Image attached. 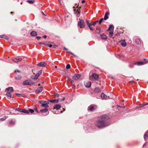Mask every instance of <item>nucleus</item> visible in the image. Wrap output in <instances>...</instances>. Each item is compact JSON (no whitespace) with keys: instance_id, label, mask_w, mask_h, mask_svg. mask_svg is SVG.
Returning <instances> with one entry per match:
<instances>
[{"instance_id":"obj_44","label":"nucleus","mask_w":148,"mask_h":148,"mask_svg":"<svg viewBox=\"0 0 148 148\" xmlns=\"http://www.w3.org/2000/svg\"><path fill=\"white\" fill-rule=\"evenodd\" d=\"M16 95H17V96H18V97H20V96H21V97H23L22 95V94H16Z\"/></svg>"},{"instance_id":"obj_55","label":"nucleus","mask_w":148,"mask_h":148,"mask_svg":"<svg viewBox=\"0 0 148 148\" xmlns=\"http://www.w3.org/2000/svg\"><path fill=\"white\" fill-rule=\"evenodd\" d=\"M31 84H24V85L28 84V85H31Z\"/></svg>"},{"instance_id":"obj_23","label":"nucleus","mask_w":148,"mask_h":148,"mask_svg":"<svg viewBox=\"0 0 148 148\" xmlns=\"http://www.w3.org/2000/svg\"><path fill=\"white\" fill-rule=\"evenodd\" d=\"M135 42L137 44H141V40L140 39H136Z\"/></svg>"},{"instance_id":"obj_21","label":"nucleus","mask_w":148,"mask_h":148,"mask_svg":"<svg viewBox=\"0 0 148 148\" xmlns=\"http://www.w3.org/2000/svg\"><path fill=\"white\" fill-rule=\"evenodd\" d=\"M47 46H49L50 47H53V48H55L58 46L56 45H53L51 44H47Z\"/></svg>"},{"instance_id":"obj_36","label":"nucleus","mask_w":148,"mask_h":148,"mask_svg":"<svg viewBox=\"0 0 148 148\" xmlns=\"http://www.w3.org/2000/svg\"><path fill=\"white\" fill-rule=\"evenodd\" d=\"M81 8V7H79L78 8V9H77L76 11V13H77V15H79V10H80V9Z\"/></svg>"},{"instance_id":"obj_51","label":"nucleus","mask_w":148,"mask_h":148,"mask_svg":"<svg viewBox=\"0 0 148 148\" xmlns=\"http://www.w3.org/2000/svg\"><path fill=\"white\" fill-rule=\"evenodd\" d=\"M134 82V81H132L131 82H130V83H133Z\"/></svg>"},{"instance_id":"obj_19","label":"nucleus","mask_w":148,"mask_h":148,"mask_svg":"<svg viewBox=\"0 0 148 148\" xmlns=\"http://www.w3.org/2000/svg\"><path fill=\"white\" fill-rule=\"evenodd\" d=\"M122 46L123 47H125L126 46V43L125 40H122L120 41Z\"/></svg>"},{"instance_id":"obj_64","label":"nucleus","mask_w":148,"mask_h":148,"mask_svg":"<svg viewBox=\"0 0 148 148\" xmlns=\"http://www.w3.org/2000/svg\"><path fill=\"white\" fill-rule=\"evenodd\" d=\"M40 85V84H39L38 86H39Z\"/></svg>"},{"instance_id":"obj_53","label":"nucleus","mask_w":148,"mask_h":148,"mask_svg":"<svg viewBox=\"0 0 148 148\" xmlns=\"http://www.w3.org/2000/svg\"><path fill=\"white\" fill-rule=\"evenodd\" d=\"M34 110L36 111H38L37 109V108H35V109H34Z\"/></svg>"},{"instance_id":"obj_43","label":"nucleus","mask_w":148,"mask_h":148,"mask_svg":"<svg viewBox=\"0 0 148 148\" xmlns=\"http://www.w3.org/2000/svg\"><path fill=\"white\" fill-rule=\"evenodd\" d=\"M44 101H42V100H40V101H38V102L39 103L42 104V103H44Z\"/></svg>"},{"instance_id":"obj_58","label":"nucleus","mask_w":148,"mask_h":148,"mask_svg":"<svg viewBox=\"0 0 148 148\" xmlns=\"http://www.w3.org/2000/svg\"><path fill=\"white\" fill-rule=\"evenodd\" d=\"M88 83H90V84H91V82H89Z\"/></svg>"},{"instance_id":"obj_16","label":"nucleus","mask_w":148,"mask_h":148,"mask_svg":"<svg viewBox=\"0 0 148 148\" xmlns=\"http://www.w3.org/2000/svg\"><path fill=\"white\" fill-rule=\"evenodd\" d=\"M86 22L87 24V25L89 27L90 29L91 30H93L94 29L93 27H92L91 26H90V23H89V21H88L87 19H86Z\"/></svg>"},{"instance_id":"obj_47","label":"nucleus","mask_w":148,"mask_h":148,"mask_svg":"<svg viewBox=\"0 0 148 148\" xmlns=\"http://www.w3.org/2000/svg\"><path fill=\"white\" fill-rule=\"evenodd\" d=\"M36 38L38 39H39L41 38V37L40 36H37Z\"/></svg>"},{"instance_id":"obj_42","label":"nucleus","mask_w":148,"mask_h":148,"mask_svg":"<svg viewBox=\"0 0 148 148\" xmlns=\"http://www.w3.org/2000/svg\"><path fill=\"white\" fill-rule=\"evenodd\" d=\"M103 18H101L100 19V20L99 21V24H101V23L103 21Z\"/></svg>"},{"instance_id":"obj_10","label":"nucleus","mask_w":148,"mask_h":148,"mask_svg":"<svg viewBox=\"0 0 148 148\" xmlns=\"http://www.w3.org/2000/svg\"><path fill=\"white\" fill-rule=\"evenodd\" d=\"M81 76L80 74H75L72 76V78L74 80H77Z\"/></svg>"},{"instance_id":"obj_40","label":"nucleus","mask_w":148,"mask_h":148,"mask_svg":"<svg viewBox=\"0 0 148 148\" xmlns=\"http://www.w3.org/2000/svg\"><path fill=\"white\" fill-rule=\"evenodd\" d=\"M9 123L11 124L14 125V122L12 121H11L9 122Z\"/></svg>"},{"instance_id":"obj_60","label":"nucleus","mask_w":148,"mask_h":148,"mask_svg":"<svg viewBox=\"0 0 148 148\" xmlns=\"http://www.w3.org/2000/svg\"><path fill=\"white\" fill-rule=\"evenodd\" d=\"M55 68H57V66H55Z\"/></svg>"},{"instance_id":"obj_1","label":"nucleus","mask_w":148,"mask_h":148,"mask_svg":"<svg viewBox=\"0 0 148 148\" xmlns=\"http://www.w3.org/2000/svg\"><path fill=\"white\" fill-rule=\"evenodd\" d=\"M109 117L105 115H103L97 119L95 122V126L99 128H101L108 125V120Z\"/></svg>"},{"instance_id":"obj_62","label":"nucleus","mask_w":148,"mask_h":148,"mask_svg":"<svg viewBox=\"0 0 148 148\" xmlns=\"http://www.w3.org/2000/svg\"><path fill=\"white\" fill-rule=\"evenodd\" d=\"M61 113H62V111H61Z\"/></svg>"},{"instance_id":"obj_14","label":"nucleus","mask_w":148,"mask_h":148,"mask_svg":"<svg viewBox=\"0 0 148 148\" xmlns=\"http://www.w3.org/2000/svg\"><path fill=\"white\" fill-rule=\"evenodd\" d=\"M61 107V105L59 104H55L53 106L54 108L56 110L59 109Z\"/></svg>"},{"instance_id":"obj_57","label":"nucleus","mask_w":148,"mask_h":148,"mask_svg":"<svg viewBox=\"0 0 148 148\" xmlns=\"http://www.w3.org/2000/svg\"><path fill=\"white\" fill-rule=\"evenodd\" d=\"M64 49H65V50H67V49L65 48H64Z\"/></svg>"},{"instance_id":"obj_32","label":"nucleus","mask_w":148,"mask_h":148,"mask_svg":"<svg viewBox=\"0 0 148 148\" xmlns=\"http://www.w3.org/2000/svg\"><path fill=\"white\" fill-rule=\"evenodd\" d=\"M7 93H6V95L8 97H11V94L10 93V92H6Z\"/></svg>"},{"instance_id":"obj_20","label":"nucleus","mask_w":148,"mask_h":148,"mask_svg":"<svg viewBox=\"0 0 148 148\" xmlns=\"http://www.w3.org/2000/svg\"><path fill=\"white\" fill-rule=\"evenodd\" d=\"M144 138L145 141L147 140L148 139V132H145L144 136Z\"/></svg>"},{"instance_id":"obj_8","label":"nucleus","mask_w":148,"mask_h":148,"mask_svg":"<svg viewBox=\"0 0 148 148\" xmlns=\"http://www.w3.org/2000/svg\"><path fill=\"white\" fill-rule=\"evenodd\" d=\"M91 77L92 79L96 80H98L99 76L98 74L94 73L91 75Z\"/></svg>"},{"instance_id":"obj_5","label":"nucleus","mask_w":148,"mask_h":148,"mask_svg":"<svg viewBox=\"0 0 148 148\" xmlns=\"http://www.w3.org/2000/svg\"><path fill=\"white\" fill-rule=\"evenodd\" d=\"M42 73V70H40L38 72V73L35 75L34 77L32 76V78L35 81L36 80L38 79L39 76Z\"/></svg>"},{"instance_id":"obj_49","label":"nucleus","mask_w":148,"mask_h":148,"mask_svg":"<svg viewBox=\"0 0 148 148\" xmlns=\"http://www.w3.org/2000/svg\"><path fill=\"white\" fill-rule=\"evenodd\" d=\"M85 2V1L84 0H83L82 1V3H84Z\"/></svg>"},{"instance_id":"obj_18","label":"nucleus","mask_w":148,"mask_h":148,"mask_svg":"<svg viewBox=\"0 0 148 148\" xmlns=\"http://www.w3.org/2000/svg\"><path fill=\"white\" fill-rule=\"evenodd\" d=\"M110 13L108 12H107L105 15V16L104 18V20H106L108 18V16L109 15Z\"/></svg>"},{"instance_id":"obj_39","label":"nucleus","mask_w":148,"mask_h":148,"mask_svg":"<svg viewBox=\"0 0 148 148\" xmlns=\"http://www.w3.org/2000/svg\"><path fill=\"white\" fill-rule=\"evenodd\" d=\"M90 24V26H91V25H93L94 26L95 25V23L93 22H91Z\"/></svg>"},{"instance_id":"obj_3","label":"nucleus","mask_w":148,"mask_h":148,"mask_svg":"<svg viewBox=\"0 0 148 148\" xmlns=\"http://www.w3.org/2000/svg\"><path fill=\"white\" fill-rule=\"evenodd\" d=\"M148 62V60L144 59L143 61H140L134 63L133 64L134 65H143L146 64Z\"/></svg>"},{"instance_id":"obj_33","label":"nucleus","mask_w":148,"mask_h":148,"mask_svg":"<svg viewBox=\"0 0 148 148\" xmlns=\"http://www.w3.org/2000/svg\"><path fill=\"white\" fill-rule=\"evenodd\" d=\"M101 29L100 27H97L96 29V32L99 33L100 32Z\"/></svg>"},{"instance_id":"obj_12","label":"nucleus","mask_w":148,"mask_h":148,"mask_svg":"<svg viewBox=\"0 0 148 148\" xmlns=\"http://www.w3.org/2000/svg\"><path fill=\"white\" fill-rule=\"evenodd\" d=\"M96 109V108H95L93 106H90L88 107V111H90V112H92V111L95 110Z\"/></svg>"},{"instance_id":"obj_46","label":"nucleus","mask_w":148,"mask_h":148,"mask_svg":"<svg viewBox=\"0 0 148 148\" xmlns=\"http://www.w3.org/2000/svg\"><path fill=\"white\" fill-rule=\"evenodd\" d=\"M16 72H18V73H20V71L19 70H15V71H14V72L15 73H16Z\"/></svg>"},{"instance_id":"obj_11","label":"nucleus","mask_w":148,"mask_h":148,"mask_svg":"<svg viewBox=\"0 0 148 148\" xmlns=\"http://www.w3.org/2000/svg\"><path fill=\"white\" fill-rule=\"evenodd\" d=\"M13 88L11 87H8L6 88L5 90V92H13Z\"/></svg>"},{"instance_id":"obj_37","label":"nucleus","mask_w":148,"mask_h":148,"mask_svg":"<svg viewBox=\"0 0 148 148\" xmlns=\"http://www.w3.org/2000/svg\"><path fill=\"white\" fill-rule=\"evenodd\" d=\"M28 111L29 112H30L31 113H32L34 112V110L32 109H29V111L28 110Z\"/></svg>"},{"instance_id":"obj_7","label":"nucleus","mask_w":148,"mask_h":148,"mask_svg":"<svg viewBox=\"0 0 148 148\" xmlns=\"http://www.w3.org/2000/svg\"><path fill=\"white\" fill-rule=\"evenodd\" d=\"M22 58L19 57H14L12 58V60L15 62H18L21 61Z\"/></svg>"},{"instance_id":"obj_41","label":"nucleus","mask_w":148,"mask_h":148,"mask_svg":"<svg viewBox=\"0 0 148 148\" xmlns=\"http://www.w3.org/2000/svg\"><path fill=\"white\" fill-rule=\"evenodd\" d=\"M54 95L56 98L58 97L59 96V95L58 93H55Z\"/></svg>"},{"instance_id":"obj_38","label":"nucleus","mask_w":148,"mask_h":148,"mask_svg":"<svg viewBox=\"0 0 148 148\" xmlns=\"http://www.w3.org/2000/svg\"><path fill=\"white\" fill-rule=\"evenodd\" d=\"M70 67V65L69 64H68L66 66V68L67 69H69Z\"/></svg>"},{"instance_id":"obj_54","label":"nucleus","mask_w":148,"mask_h":148,"mask_svg":"<svg viewBox=\"0 0 148 148\" xmlns=\"http://www.w3.org/2000/svg\"><path fill=\"white\" fill-rule=\"evenodd\" d=\"M69 53H70L72 55H74L71 52H69Z\"/></svg>"},{"instance_id":"obj_48","label":"nucleus","mask_w":148,"mask_h":148,"mask_svg":"<svg viewBox=\"0 0 148 148\" xmlns=\"http://www.w3.org/2000/svg\"><path fill=\"white\" fill-rule=\"evenodd\" d=\"M99 22V21H95V22H94L95 23V24H96L97 23H98Z\"/></svg>"},{"instance_id":"obj_26","label":"nucleus","mask_w":148,"mask_h":148,"mask_svg":"<svg viewBox=\"0 0 148 148\" xmlns=\"http://www.w3.org/2000/svg\"><path fill=\"white\" fill-rule=\"evenodd\" d=\"M0 38H3L4 39H5L6 40L8 39V37L6 35H0Z\"/></svg>"},{"instance_id":"obj_4","label":"nucleus","mask_w":148,"mask_h":148,"mask_svg":"<svg viewBox=\"0 0 148 148\" xmlns=\"http://www.w3.org/2000/svg\"><path fill=\"white\" fill-rule=\"evenodd\" d=\"M65 98L64 97H62V98L61 99L59 98L58 99H53V100H50L49 101L51 103H58L59 101H62L64 100Z\"/></svg>"},{"instance_id":"obj_61","label":"nucleus","mask_w":148,"mask_h":148,"mask_svg":"<svg viewBox=\"0 0 148 148\" xmlns=\"http://www.w3.org/2000/svg\"><path fill=\"white\" fill-rule=\"evenodd\" d=\"M12 13H13V12H11V14H12Z\"/></svg>"},{"instance_id":"obj_63","label":"nucleus","mask_w":148,"mask_h":148,"mask_svg":"<svg viewBox=\"0 0 148 148\" xmlns=\"http://www.w3.org/2000/svg\"><path fill=\"white\" fill-rule=\"evenodd\" d=\"M61 0H58V1H60Z\"/></svg>"},{"instance_id":"obj_2","label":"nucleus","mask_w":148,"mask_h":148,"mask_svg":"<svg viewBox=\"0 0 148 148\" xmlns=\"http://www.w3.org/2000/svg\"><path fill=\"white\" fill-rule=\"evenodd\" d=\"M114 27L112 25H110L108 29V31L109 32V37L111 38L113 35V30Z\"/></svg>"},{"instance_id":"obj_6","label":"nucleus","mask_w":148,"mask_h":148,"mask_svg":"<svg viewBox=\"0 0 148 148\" xmlns=\"http://www.w3.org/2000/svg\"><path fill=\"white\" fill-rule=\"evenodd\" d=\"M79 21L78 23V25L80 28L84 27L85 26L84 21L83 20L80 19H79Z\"/></svg>"},{"instance_id":"obj_30","label":"nucleus","mask_w":148,"mask_h":148,"mask_svg":"<svg viewBox=\"0 0 148 148\" xmlns=\"http://www.w3.org/2000/svg\"><path fill=\"white\" fill-rule=\"evenodd\" d=\"M8 117V116H4L3 118H1L0 119V121H3L7 118Z\"/></svg>"},{"instance_id":"obj_59","label":"nucleus","mask_w":148,"mask_h":148,"mask_svg":"<svg viewBox=\"0 0 148 148\" xmlns=\"http://www.w3.org/2000/svg\"><path fill=\"white\" fill-rule=\"evenodd\" d=\"M65 110V109H64H64H63V111H64Z\"/></svg>"},{"instance_id":"obj_45","label":"nucleus","mask_w":148,"mask_h":148,"mask_svg":"<svg viewBox=\"0 0 148 148\" xmlns=\"http://www.w3.org/2000/svg\"><path fill=\"white\" fill-rule=\"evenodd\" d=\"M147 104H148V103H147L146 104H142V106H140L139 107H142L144 106H145V105H147Z\"/></svg>"},{"instance_id":"obj_28","label":"nucleus","mask_w":148,"mask_h":148,"mask_svg":"<svg viewBox=\"0 0 148 148\" xmlns=\"http://www.w3.org/2000/svg\"><path fill=\"white\" fill-rule=\"evenodd\" d=\"M101 36L102 39H106L107 38V36L105 35H101Z\"/></svg>"},{"instance_id":"obj_22","label":"nucleus","mask_w":148,"mask_h":148,"mask_svg":"<svg viewBox=\"0 0 148 148\" xmlns=\"http://www.w3.org/2000/svg\"><path fill=\"white\" fill-rule=\"evenodd\" d=\"M95 92L96 93L98 92L101 91V90L99 87H96L94 89Z\"/></svg>"},{"instance_id":"obj_15","label":"nucleus","mask_w":148,"mask_h":148,"mask_svg":"<svg viewBox=\"0 0 148 148\" xmlns=\"http://www.w3.org/2000/svg\"><path fill=\"white\" fill-rule=\"evenodd\" d=\"M47 63L45 62H41L38 64L37 65L40 66L45 67Z\"/></svg>"},{"instance_id":"obj_34","label":"nucleus","mask_w":148,"mask_h":148,"mask_svg":"<svg viewBox=\"0 0 148 148\" xmlns=\"http://www.w3.org/2000/svg\"><path fill=\"white\" fill-rule=\"evenodd\" d=\"M34 0H27V2L29 3L32 4L34 3Z\"/></svg>"},{"instance_id":"obj_29","label":"nucleus","mask_w":148,"mask_h":148,"mask_svg":"<svg viewBox=\"0 0 148 148\" xmlns=\"http://www.w3.org/2000/svg\"><path fill=\"white\" fill-rule=\"evenodd\" d=\"M15 78L17 80H20L21 78V75H18L15 77Z\"/></svg>"},{"instance_id":"obj_35","label":"nucleus","mask_w":148,"mask_h":148,"mask_svg":"<svg viewBox=\"0 0 148 148\" xmlns=\"http://www.w3.org/2000/svg\"><path fill=\"white\" fill-rule=\"evenodd\" d=\"M91 84H84L85 86L87 88H89L91 86Z\"/></svg>"},{"instance_id":"obj_17","label":"nucleus","mask_w":148,"mask_h":148,"mask_svg":"<svg viewBox=\"0 0 148 148\" xmlns=\"http://www.w3.org/2000/svg\"><path fill=\"white\" fill-rule=\"evenodd\" d=\"M49 103L47 101H44V102L43 103H42L41 106L43 107L46 108H47L48 107V104Z\"/></svg>"},{"instance_id":"obj_31","label":"nucleus","mask_w":148,"mask_h":148,"mask_svg":"<svg viewBox=\"0 0 148 148\" xmlns=\"http://www.w3.org/2000/svg\"><path fill=\"white\" fill-rule=\"evenodd\" d=\"M31 82V81L29 80H25L24 81L23 83L24 84V83H30Z\"/></svg>"},{"instance_id":"obj_50","label":"nucleus","mask_w":148,"mask_h":148,"mask_svg":"<svg viewBox=\"0 0 148 148\" xmlns=\"http://www.w3.org/2000/svg\"><path fill=\"white\" fill-rule=\"evenodd\" d=\"M146 145V143H145L143 145V147H144Z\"/></svg>"},{"instance_id":"obj_24","label":"nucleus","mask_w":148,"mask_h":148,"mask_svg":"<svg viewBox=\"0 0 148 148\" xmlns=\"http://www.w3.org/2000/svg\"><path fill=\"white\" fill-rule=\"evenodd\" d=\"M107 97V96L103 93H102L101 95V97L102 99H106Z\"/></svg>"},{"instance_id":"obj_56","label":"nucleus","mask_w":148,"mask_h":148,"mask_svg":"<svg viewBox=\"0 0 148 148\" xmlns=\"http://www.w3.org/2000/svg\"><path fill=\"white\" fill-rule=\"evenodd\" d=\"M42 13L43 15H44L45 16H46V15L43 13V12H42Z\"/></svg>"},{"instance_id":"obj_52","label":"nucleus","mask_w":148,"mask_h":148,"mask_svg":"<svg viewBox=\"0 0 148 148\" xmlns=\"http://www.w3.org/2000/svg\"><path fill=\"white\" fill-rule=\"evenodd\" d=\"M47 36L46 35H45L44 36H43V38H47Z\"/></svg>"},{"instance_id":"obj_25","label":"nucleus","mask_w":148,"mask_h":148,"mask_svg":"<svg viewBox=\"0 0 148 148\" xmlns=\"http://www.w3.org/2000/svg\"><path fill=\"white\" fill-rule=\"evenodd\" d=\"M30 34L32 36H36L37 35L36 32L34 31L30 33Z\"/></svg>"},{"instance_id":"obj_9","label":"nucleus","mask_w":148,"mask_h":148,"mask_svg":"<svg viewBox=\"0 0 148 148\" xmlns=\"http://www.w3.org/2000/svg\"><path fill=\"white\" fill-rule=\"evenodd\" d=\"M16 110L19 112H22L25 113L27 114L29 113V112L28 110L25 109H22L17 108L16 109Z\"/></svg>"},{"instance_id":"obj_27","label":"nucleus","mask_w":148,"mask_h":148,"mask_svg":"<svg viewBox=\"0 0 148 148\" xmlns=\"http://www.w3.org/2000/svg\"><path fill=\"white\" fill-rule=\"evenodd\" d=\"M48 109L47 108H45L43 109H41L40 110V111L42 113L46 112L47 111Z\"/></svg>"},{"instance_id":"obj_13","label":"nucleus","mask_w":148,"mask_h":148,"mask_svg":"<svg viewBox=\"0 0 148 148\" xmlns=\"http://www.w3.org/2000/svg\"><path fill=\"white\" fill-rule=\"evenodd\" d=\"M43 87H38V88L36 90L35 92L36 93L41 92L42 90Z\"/></svg>"}]
</instances>
